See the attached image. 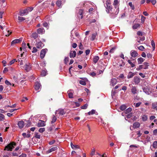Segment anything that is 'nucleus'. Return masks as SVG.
<instances>
[{
    "mask_svg": "<svg viewBox=\"0 0 157 157\" xmlns=\"http://www.w3.org/2000/svg\"><path fill=\"white\" fill-rule=\"evenodd\" d=\"M15 145L16 144L14 142L10 143L5 147L4 150L7 151H12Z\"/></svg>",
    "mask_w": 157,
    "mask_h": 157,
    "instance_id": "f257e3e1",
    "label": "nucleus"
},
{
    "mask_svg": "<svg viewBox=\"0 0 157 157\" xmlns=\"http://www.w3.org/2000/svg\"><path fill=\"white\" fill-rule=\"evenodd\" d=\"M66 112V111L64 109H60L56 110L55 113L56 116L59 117L65 114Z\"/></svg>",
    "mask_w": 157,
    "mask_h": 157,
    "instance_id": "f03ea898",
    "label": "nucleus"
},
{
    "mask_svg": "<svg viewBox=\"0 0 157 157\" xmlns=\"http://www.w3.org/2000/svg\"><path fill=\"white\" fill-rule=\"evenodd\" d=\"M36 45L37 48H41L44 46V44L40 40H36Z\"/></svg>",
    "mask_w": 157,
    "mask_h": 157,
    "instance_id": "7ed1b4c3",
    "label": "nucleus"
},
{
    "mask_svg": "<svg viewBox=\"0 0 157 157\" xmlns=\"http://www.w3.org/2000/svg\"><path fill=\"white\" fill-rule=\"evenodd\" d=\"M25 70L27 71H29L31 69L30 63L29 62H27L24 67Z\"/></svg>",
    "mask_w": 157,
    "mask_h": 157,
    "instance_id": "20e7f679",
    "label": "nucleus"
},
{
    "mask_svg": "<svg viewBox=\"0 0 157 157\" xmlns=\"http://www.w3.org/2000/svg\"><path fill=\"white\" fill-rule=\"evenodd\" d=\"M47 51V49H43L41 50L40 53V57L41 59L43 58L46 53V52Z\"/></svg>",
    "mask_w": 157,
    "mask_h": 157,
    "instance_id": "39448f33",
    "label": "nucleus"
},
{
    "mask_svg": "<svg viewBox=\"0 0 157 157\" xmlns=\"http://www.w3.org/2000/svg\"><path fill=\"white\" fill-rule=\"evenodd\" d=\"M28 13V11H27L26 9L24 10H20L19 11V14L21 16H23Z\"/></svg>",
    "mask_w": 157,
    "mask_h": 157,
    "instance_id": "423d86ee",
    "label": "nucleus"
},
{
    "mask_svg": "<svg viewBox=\"0 0 157 157\" xmlns=\"http://www.w3.org/2000/svg\"><path fill=\"white\" fill-rule=\"evenodd\" d=\"M130 55L133 57H135L138 56L137 52L134 50H132L130 52Z\"/></svg>",
    "mask_w": 157,
    "mask_h": 157,
    "instance_id": "0eeeda50",
    "label": "nucleus"
},
{
    "mask_svg": "<svg viewBox=\"0 0 157 157\" xmlns=\"http://www.w3.org/2000/svg\"><path fill=\"white\" fill-rule=\"evenodd\" d=\"M22 40L20 39H16L12 41L11 43V45L13 46L14 44L21 42Z\"/></svg>",
    "mask_w": 157,
    "mask_h": 157,
    "instance_id": "6e6552de",
    "label": "nucleus"
},
{
    "mask_svg": "<svg viewBox=\"0 0 157 157\" xmlns=\"http://www.w3.org/2000/svg\"><path fill=\"white\" fill-rule=\"evenodd\" d=\"M45 124L44 122L42 120H40L39 122L37 124V126L39 127H43L45 126Z\"/></svg>",
    "mask_w": 157,
    "mask_h": 157,
    "instance_id": "1a4fd4ad",
    "label": "nucleus"
},
{
    "mask_svg": "<svg viewBox=\"0 0 157 157\" xmlns=\"http://www.w3.org/2000/svg\"><path fill=\"white\" fill-rule=\"evenodd\" d=\"M76 52L75 51H71L70 53V57L71 58L75 57L76 56Z\"/></svg>",
    "mask_w": 157,
    "mask_h": 157,
    "instance_id": "9d476101",
    "label": "nucleus"
},
{
    "mask_svg": "<svg viewBox=\"0 0 157 157\" xmlns=\"http://www.w3.org/2000/svg\"><path fill=\"white\" fill-rule=\"evenodd\" d=\"M131 92L132 94H135L138 93V90L136 87L135 86H133L131 89Z\"/></svg>",
    "mask_w": 157,
    "mask_h": 157,
    "instance_id": "9b49d317",
    "label": "nucleus"
},
{
    "mask_svg": "<svg viewBox=\"0 0 157 157\" xmlns=\"http://www.w3.org/2000/svg\"><path fill=\"white\" fill-rule=\"evenodd\" d=\"M24 122L23 121H19L17 124L19 128H23L24 126Z\"/></svg>",
    "mask_w": 157,
    "mask_h": 157,
    "instance_id": "f8f14e48",
    "label": "nucleus"
},
{
    "mask_svg": "<svg viewBox=\"0 0 157 157\" xmlns=\"http://www.w3.org/2000/svg\"><path fill=\"white\" fill-rule=\"evenodd\" d=\"M117 82V80L115 78H113L111 80L110 84L112 86H114L116 84Z\"/></svg>",
    "mask_w": 157,
    "mask_h": 157,
    "instance_id": "ddd939ff",
    "label": "nucleus"
},
{
    "mask_svg": "<svg viewBox=\"0 0 157 157\" xmlns=\"http://www.w3.org/2000/svg\"><path fill=\"white\" fill-rule=\"evenodd\" d=\"M134 81L135 84H138L140 81V78L137 77H135L134 78Z\"/></svg>",
    "mask_w": 157,
    "mask_h": 157,
    "instance_id": "4468645a",
    "label": "nucleus"
},
{
    "mask_svg": "<svg viewBox=\"0 0 157 157\" xmlns=\"http://www.w3.org/2000/svg\"><path fill=\"white\" fill-rule=\"evenodd\" d=\"M41 86V85L38 82H36L35 83V88L36 90H39Z\"/></svg>",
    "mask_w": 157,
    "mask_h": 157,
    "instance_id": "2eb2a0df",
    "label": "nucleus"
},
{
    "mask_svg": "<svg viewBox=\"0 0 157 157\" xmlns=\"http://www.w3.org/2000/svg\"><path fill=\"white\" fill-rule=\"evenodd\" d=\"M71 148L73 149H77L79 148V146L78 145H74L72 142L71 143Z\"/></svg>",
    "mask_w": 157,
    "mask_h": 157,
    "instance_id": "dca6fc26",
    "label": "nucleus"
},
{
    "mask_svg": "<svg viewBox=\"0 0 157 157\" xmlns=\"http://www.w3.org/2000/svg\"><path fill=\"white\" fill-rule=\"evenodd\" d=\"M44 30L43 28H39L37 30V32L39 34H42L44 33Z\"/></svg>",
    "mask_w": 157,
    "mask_h": 157,
    "instance_id": "f3484780",
    "label": "nucleus"
},
{
    "mask_svg": "<svg viewBox=\"0 0 157 157\" xmlns=\"http://www.w3.org/2000/svg\"><path fill=\"white\" fill-rule=\"evenodd\" d=\"M135 75V74L134 73H132L131 72H129L127 75L128 78L129 79L132 78Z\"/></svg>",
    "mask_w": 157,
    "mask_h": 157,
    "instance_id": "a211bd4d",
    "label": "nucleus"
},
{
    "mask_svg": "<svg viewBox=\"0 0 157 157\" xmlns=\"http://www.w3.org/2000/svg\"><path fill=\"white\" fill-rule=\"evenodd\" d=\"M152 108L156 110H157V102H155L152 104Z\"/></svg>",
    "mask_w": 157,
    "mask_h": 157,
    "instance_id": "6ab92c4d",
    "label": "nucleus"
},
{
    "mask_svg": "<svg viewBox=\"0 0 157 157\" xmlns=\"http://www.w3.org/2000/svg\"><path fill=\"white\" fill-rule=\"evenodd\" d=\"M71 90H68L67 92L68 94L69 97L70 98H72L73 97V91H71Z\"/></svg>",
    "mask_w": 157,
    "mask_h": 157,
    "instance_id": "aec40b11",
    "label": "nucleus"
},
{
    "mask_svg": "<svg viewBox=\"0 0 157 157\" xmlns=\"http://www.w3.org/2000/svg\"><path fill=\"white\" fill-rule=\"evenodd\" d=\"M38 35L36 33H33L31 36V38H33L34 39H36L37 38Z\"/></svg>",
    "mask_w": 157,
    "mask_h": 157,
    "instance_id": "412c9836",
    "label": "nucleus"
},
{
    "mask_svg": "<svg viewBox=\"0 0 157 157\" xmlns=\"http://www.w3.org/2000/svg\"><path fill=\"white\" fill-rule=\"evenodd\" d=\"M140 125V123L138 122H135L133 124V127L135 128H137L139 127Z\"/></svg>",
    "mask_w": 157,
    "mask_h": 157,
    "instance_id": "4be33fe9",
    "label": "nucleus"
},
{
    "mask_svg": "<svg viewBox=\"0 0 157 157\" xmlns=\"http://www.w3.org/2000/svg\"><path fill=\"white\" fill-rule=\"evenodd\" d=\"M144 60V59H143L142 57H140L139 58L137 59V61L138 62V64H141L143 62Z\"/></svg>",
    "mask_w": 157,
    "mask_h": 157,
    "instance_id": "5701e85b",
    "label": "nucleus"
},
{
    "mask_svg": "<svg viewBox=\"0 0 157 157\" xmlns=\"http://www.w3.org/2000/svg\"><path fill=\"white\" fill-rule=\"evenodd\" d=\"M93 62L94 63H96L99 59V57L98 56H95L93 58Z\"/></svg>",
    "mask_w": 157,
    "mask_h": 157,
    "instance_id": "b1692460",
    "label": "nucleus"
},
{
    "mask_svg": "<svg viewBox=\"0 0 157 157\" xmlns=\"http://www.w3.org/2000/svg\"><path fill=\"white\" fill-rule=\"evenodd\" d=\"M97 35V33H96L92 34V36L90 38V40L92 41L94 40L95 39Z\"/></svg>",
    "mask_w": 157,
    "mask_h": 157,
    "instance_id": "393cba45",
    "label": "nucleus"
},
{
    "mask_svg": "<svg viewBox=\"0 0 157 157\" xmlns=\"http://www.w3.org/2000/svg\"><path fill=\"white\" fill-rule=\"evenodd\" d=\"M140 26V25L139 24H135L132 26V28L133 29H135L139 28Z\"/></svg>",
    "mask_w": 157,
    "mask_h": 157,
    "instance_id": "a878e982",
    "label": "nucleus"
},
{
    "mask_svg": "<svg viewBox=\"0 0 157 157\" xmlns=\"http://www.w3.org/2000/svg\"><path fill=\"white\" fill-rule=\"evenodd\" d=\"M56 117L55 115H53L52 119V121H51V124H53L54 123L56 120Z\"/></svg>",
    "mask_w": 157,
    "mask_h": 157,
    "instance_id": "bb28decb",
    "label": "nucleus"
},
{
    "mask_svg": "<svg viewBox=\"0 0 157 157\" xmlns=\"http://www.w3.org/2000/svg\"><path fill=\"white\" fill-rule=\"evenodd\" d=\"M142 119L144 121H146L147 119V116L145 115L142 116Z\"/></svg>",
    "mask_w": 157,
    "mask_h": 157,
    "instance_id": "cd10ccee",
    "label": "nucleus"
},
{
    "mask_svg": "<svg viewBox=\"0 0 157 157\" xmlns=\"http://www.w3.org/2000/svg\"><path fill=\"white\" fill-rule=\"evenodd\" d=\"M57 149V147H52L50 149H49L48 151L49 152H51L52 151L56 150Z\"/></svg>",
    "mask_w": 157,
    "mask_h": 157,
    "instance_id": "c85d7f7f",
    "label": "nucleus"
},
{
    "mask_svg": "<svg viewBox=\"0 0 157 157\" xmlns=\"http://www.w3.org/2000/svg\"><path fill=\"white\" fill-rule=\"evenodd\" d=\"M132 110V109L131 108H129L127 109L124 112V113L127 114L130 113Z\"/></svg>",
    "mask_w": 157,
    "mask_h": 157,
    "instance_id": "c756f323",
    "label": "nucleus"
},
{
    "mask_svg": "<svg viewBox=\"0 0 157 157\" xmlns=\"http://www.w3.org/2000/svg\"><path fill=\"white\" fill-rule=\"evenodd\" d=\"M56 5L59 7H61V3L60 1L58 0L56 2Z\"/></svg>",
    "mask_w": 157,
    "mask_h": 157,
    "instance_id": "7c9ffc66",
    "label": "nucleus"
},
{
    "mask_svg": "<svg viewBox=\"0 0 157 157\" xmlns=\"http://www.w3.org/2000/svg\"><path fill=\"white\" fill-rule=\"evenodd\" d=\"M95 110L94 109L88 112V114L89 115H93L95 113Z\"/></svg>",
    "mask_w": 157,
    "mask_h": 157,
    "instance_id": "2f4dec72",
    "label": "nucleus"
},
{
    "mask_svg": "<svg viewBox=\"0 0 157 157\" xmlns=\"http://www.w3.org/2000/svg\"><path fill=\"white\" fill-rule=\"evenodd\" d=\"M126 105H121L120 107V109L122 111L124 110L126 108Z\"/></svg>",
    "mask_w": 157,
    "mask_h": 157,
    "instance_id": "473e14b6",
    "label": "nucleus"
},
{
    "mask_svg": "<svg viewBox=\"0 0 157 157\" xmlns=\"http://www.w3.org/2000/svg\"><path fill=\"white\" fill-rule=\"evenodd\" d=\"M25 20V18L22 17H21L20 16H18V20L19 21V22H21L22 21H23Z\"/></svg>",
    "mask_w": 157,
    "mask_h": 157,
    "instance_id": "72a5a7b5",
    "label": "nucleus"
},
{
    "mask_svg": "<svg viewBox=\"0 0 157 157\" xmlns=\"http://www.w3.org/2000/svg\"><path fill=\"white\" fill-rule=\"evenodd\" d=\"M128 62L129 64H130L131 66L132 67H133L135 66V64L133 63H132L130 60H128Z\"/></svg>",
    "mask_w": 157,
    "mask_h": 157,
    "instance_id": "f704fd0d",
    "label": "nucleus"
},
{
    "mask_svg": "<svg viewBox=\"0 0 157 157\" xmlns=\"http://www.w3.org/2000/svg\"><path fill=\"white\" fill-rule=\"evenodd\" d=\"M144 66H143V68L145 69H147L148 68V63L145 62L144 63Z\"/></svg>",
    "mask_w": 157,
    "mask_h": 157,
    "instance_id": "c9c22d12",
    "label": "nucleus"
},
{
    "mask_svg": "<svg viewBox=\"0 0 157 157\" xmlns=\"http://www.w3.org/2000/svg\"><path fill=\"white\" fill-rule=\"evenodd\" d=\"M141 104V102H139L136 103H134L133 105H135L136 107H138L140 106Z\"/></svg>",
    "mask_w": 157,
    "mask_h": 157,
    "instance_id": "e433bc0d",
    "label": "nucleus"
},
{
    "mask_svg": "<svg viewBox=\"0 0 157 157\" xmlns=\"http://www.w3.org/2000/svg\"><path fill=\"white\" fill-rule=\"evenodd\" d=\"M33 9V8L32 7H29L27 8L26 10H27V11H28V12H31V11Z\"/></svg>",
    "mask_w": 157,
    "mask_h": 157,
    "instance_id": "4c0bfd02",
    "label": "nucleus"
},
{
    "mask_svg": "<svg viewBox=\"0 0 157 157\" xmlns=\"http://www.w3.org/2000/svg\"><path fill=\"white\" fill-rule=\"evenodd\" d=\"M88 106V105L87 104H86L83 106L81 107V108L82 109H86Z\"/></svg>",
    "mask_w": 157,
    "mask_h": 157,
    "instance_id": "58836bf2",
    "label": "nucleus"
},
{
    "mask_svg": "<svg viewBox=\"0 0 157 157\" xmlns=\"http://www.w3.org/2000/svg\"><path fill=\"white\" fill-rule=\"evenodd\" d=\"M119 3V2L118 0H114L113 5L115 6L116 8H117V7H116V6L117 5L118 3Z\"/></svg>",
    "mask_w": 157,
    "mask_h": 157,
    "instance_id": "ea45409f",
    "label": "nucleus"
},
{
    "mask_svg": "<svg viewBox=\"0 0 157 157\" xmlns=\"http://www.w3.org/2000/svg\"><path fill=\"white\" fill-rule=\"evenodd\" d=\"M153 147L154 148H156L157 147V141H154L152 144Z\"/></svg>",
    "mask_w": 157,
    "mask_h": 157,
    "instance_id": "a19ab883",
    "label": "nucleus"
},
{
    "mask_svg": "<svg viewBox=\"0 0 157 157\" xmlns=\"http://www.w3.org/2000/svg\"><path fill=\"white\" fill-rule=\"evenodd\" d=\"M4 116L3 114L0 113V121H2L4 118Z\"/></svg>",
    "mask_w": 157,
    "mask_h": 157,
    "instance_id": "79ce46f5",
    "label": "nucleus"
},
{
    "mask_svg": "<svg viewBox=\"0 0 157 157\" xmlns=\"http://www.w3.org/2000/svg\"><path fill=\"white\" fill-rule=\"evenodd\" d=\"M79 83L80 84L85 86L86 85V83L85 81L83 80H80L79 81Z\"/></svg>",
    "mask_w": 157,
    "mask_h": 157,
    "instance_id": "37998d69",
    "label": "nucleus"
},
{
    "mask_svg": "<svg viewBox=\"0 0 157 157\" xmlns=\"http://www.w3.org/2000/svg\"><path fill=\"white\" fill-rule=\"evenodd\" d=\"M128 5L130 6L132 10H134V6L132 5V2H129Z\"/></svg>",
    "mask_w": 157,
    "mask_h": 157,
    "instance_id": "c03bdc74",
    "label": "nucleus"
},
{
    "mask_svg": "<svg viewBox=\"0 0 157 157\" xmlns=\"http://www.w3.org/2000/svg\"><path fill=\"white\" fill-rule=\"evenodd\" d=\"M83 10H79L78 12V14H79L80 15L82 16H81V18H82V15L83 14Z\"/></svg>",
    "mask_w": 157,
    "mask_h": 157,
    "instance_id": "a18cd8bd",
    "label": "nucleus"
},
{
    "mask_svg": "<svg viewBox=\"0 0 157 157\" xmlns=\"http://www.w3.org/2000/svg\"><path fill=\"white\" fill-rule=\"evenodd\" d=\"M145 19H146L145 17L143 15L141 16V23H143L144 22V21H145Z\"/></svg>",
    "mask_w": 157,
    "mask_h": 157,
    "instance_id": "49530a36",
    "label": "nucleus"
},
{
    "mask_svg": "<svg viewBox=\"0 0 157 157\" xmlns=\"http://www.w3.org/2000/svg\"><path fill=\"white\" fill-rule=\"evenodd\" d=\"M17 62V61H16V59H14L12 60L10 62V65H11L13 64L15 62Z\"/></svg>",
    "mask_w": 157,
    "mask_h": 157,
    "instance_id": "de8ad7c7",
    "label": "nucleus"
},
{
    "mask_svg": "<svg viewBox=\"0 0 157 157\" xmlns=\"http://www.w3.org/2000/svg\"><path fill=\"white\" fill-rule=\"evenodd\" d=\"M68 60H69V59H68V57H65L64 59V61L65 63L66 64L68 62Z\"/></svg>",
    "mask_w": 157,
    "mask_h": 157,
    "instance_id": "09e8293b",
    "label": "nucleus"
},
{
    "mask_svg": "<svg viewBox=\"0 0 157 157\" xmlns=\"http://www.w3.org/2000/svg\"><path fill=\"white\" fill-rule=\"evenodd\" d=\"M106 6H105L106 8L107 9H109L110 10H111L112 9V6L110 5H106Z\"/></svg>",
    "mask_w": 157,
    "mask_h": 157,
    "instance_id": "8fccbe9b",
    "label": "nucleus"
},
{
    "mask_svg": "<svg viewBox=\"0 0 157 157\" xmlns=\"http://www.w3.org/2000/svg\"><path fill=\"white\" fill-rule=\"evenodd\" d=\"M45 131V128H41L39 129V132H40L42 133L43 132Z\"/></svg>",
    "mask_w": 157,
    "mask_h": 157,
    "instance_id": "3c124183",
    "label": "nucleus"
},
{
    "mask_svg": "<svg viewBox=\"0 0 157 157\" xmlns=\"http://www.w3.org/2000/svg\"><path fill=\"white\" fill-rule=\"evenodd\" d=\"M95 151V150L94 149H92L91 152V153H90V155L92 156H93L94 154Z\"/></svg>",
    "mask_w": 157,
    "mask_h": 157,
    "instance_id": "603ef678",
    "label": "nucleus"
},
{
    "mask_svg": "<svg viewBox=\"0 0 157 157\" xmlns=\"http://www.w3.org/2000/svg\"><path fill=\"white\" fill-rule=\"evenodd\" d=\"M138 48L140 50L143 51L144 48L143 46H140Z\"/></svg>",
    "mask_w": 157,
    "mask_h": 157,
    "instance_id": "864d4df0",
    "label": "nucleus"
},
{
    "mask_svg": "<svg viewBox=\"0 0 157 157\" xmlns=\"http://www.w3.org/2000/svg\"><path fill=\"white\" fill-rule=\"evenodd\" d=\"M41 74L42 76H44L46 75V72L45 71H43Z\"/></svg>",
    "mask_w": 157,
    "mask_h": 157,
    "instance_id": "5fc2aeb1",
    "label": "nucleus"
},
{
    "mask_svg": "<svg viewBox=\"0 0 157 157\" xmlns=\"http://www.w3.org/2000/svg\"><path fill=\"white\" fill-rule=\"evenodd\" d=\"M5 83L6 85H9L11 86L12 85L11 83L7 80H6L5 81Z\"/></svg>",
    "mask_w": 157,
    "mask_h": 157,
    "instance_id": "6e6d98bb",
    "label": "nucleus"
},
{
    "mask_svg": "<svg viewBox=\"0 0 157 157\" xmlns=\"http://www.w3.org/2000/svg\"><path fill=\"white\" fill-rule=\"evenodd\" d=\"M35 137L36 138H38V139H40V135L39 134H38L36 133H35Z\"/></svg>",
    "mask_w": 157,
    "mask_h": 157,
    "instance_id": "4d7b16f0",
    "label": "nucleus"
},
{
    "mask_svg": "<svg viewBox=\"0 0 157 157\" xmlns=\"http://www.w3.org/2000/svg\"><path fill=\"white\" fill-rule=\"evenodd\" d=\"M37 49L35 47H34L33 48V50L32 52L33 53H35L37 52Z\"/></svg>",
    "mask_w": 157,
    "mask_h": 157,
    "instance_id": "13d9d810",
    "label": "nucleus"
},
{
    "mask_svg": "<svg viewBox=\"0 0 157 157\" xmlns=\"http://www.w3.org/2000/svg\"><path fill=\"white\" fill-rule=\"evenodd\" d=\"M90 50L89 49H87L85 51V53L86 55H88L90 53Z\"/></svg>",
    "mask_w": 157,
    "mask_h": 157,
    "instance_id": "bf43d9fd",
    "label": "nucleus"
},
{
    "mask_svg": "<svg viewBox=\"0 0 157 157\" xmlns=\"http://www.w3.org/2000/svg\"><path fill=\"white\" fill-rule=\"evenodd\" d=\"M105 4L106 5H109L111 4V2L110 0H108L106 1Z\"/></svg>",
    "mask_w": 157,
    "mask_h": 157,
    "instance_id": "052dcab7",
    "label": "nucleus"
},
{
    "mask_svg": "<svg viewBox=\"0 0 157 157\" xmlns=\"http://www.w3.org/2000/svg\"><path fill=\"white\" fill-rule=\"evenodd\" d=\"M132 113H129V114H128L127 116L126 117L128 118H130L131 116H132Z\"/></svg>",
    "mask_w": 157,
    "mask_h": 157,
    "instance_id": "680f3d73",
    "label": "nucleus"
},
{
    "mask_svg": "<svg viewBox=\"0 0 157 157\" xmlns=\"http://www.w3.org/2000/svg\"><path fill=\"white\" fill-rule=\"evenodd\" d=\"M137 34L139 36H143V33L141 32L138 31L137 32Z\"/></svg>",
    "mask_w": 157,
    "mask_h": 157,
    "instance_id": "e2e57ef3",
    "label": "nucleus"
},
{
    "mask_svg": "<svg viewBox=\"0 0 157 157\" xmlns=\"http://www.w3.org/2000/svg\"><path fill=\"white\" fill-rule=\"evenodd\" d=\"M77 44L76 43H74L72 45V47L73 48H75L77 47Z\"/></svg>",
    "mask_w": 157,
    "mask_h": 157,
    "instance_id": "0e129e2a",
    "label": "nucleus"
},
{
    "mask_svg": "<svg viewBox=\"0 0 157 157\" xmlns=\"http://www.w3.org/2000/svg\"><path fill=\"white\" fill-rule=\"evenodd\" d=\"M155 118V117L154 116H151L150 118V120H152L154 119Z\"/></svg>",
    "mask_w": 157,
    "mask_h": 157,
    "instance_id": "69168bd1",
    "label": "nucleus"
},
{
    "mask_svg": "<svg viewBox=\"0 0 157 157\" xmlns=\"http://www.w3.org/2000/svg\"><path fill=\"white\" fill-rule=\"evenodd\" d=\"M151 2L153 5H154L156 3V0H151Z\"/></svg>",
    "mask_w": 157,
    "mask_h": 157,
    "instance_id": "338daca9",
    "label": "nucleus"
},
{
    "mask_svg": "<svg viewBox=\"0 0 157 157\" xmlns=\"http://www.w3.org/2000/svg\"><path fill=\"white\" fill-rule=\"evenodd\" d=\"M26 155L25 154H22L19 156V157H26Z\"/></svg>",
    "mask_w": 157,
    "mask_h": 157,
    "instance_id": "774afa93",
    "label": "nucleus"
}]
</instances>
